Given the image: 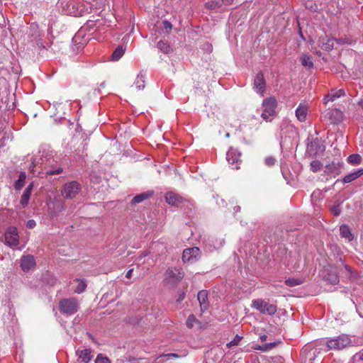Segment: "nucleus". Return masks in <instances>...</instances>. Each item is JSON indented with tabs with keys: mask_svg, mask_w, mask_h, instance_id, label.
<instances>
[{
	"mask_svg": "<svg viewBox=\"0 0 363 363\" xmlns=\"http://www.w3.org/2000/svg\"><path fill=\"white\" fill-rule=\"evenodd\" d=\"M206 6L211 9H216L221 6V4L217 1H211L206 3Z\"/></svg>",
	"mask_w": 363,
	"mask_h": 363,
	"instance_id": "obj_36",
	"label": "nucleus"
},
{
	"mask_svg": "<svg viewBox=\"0 0 363 363\" xmlns=\"http://www.w3.org/2000/svg\"><path fill=\"white\" fill-rule=\"evenodd\" d=\"M285 283L289 286H295L300 285L302 282L301 280L297 279H289L285 281Z\"/></svg>",
	"mask_w": 363,
	"mask_h": 363,
	"instance_id": "obj_34",
	"label": "nucleus"
},
{
	"mask_svg": "<svg viewBox=\"0 0 363 363\" xmlns=\"http://www.w3.org/2000/svg\"><path fill=\"white\" fill-rule=\"evenodd\" d=\"M91 352V350L90 349L83 350L80 352L79 358L82 359V362L84 363H88L92 357Z\"/></svg>",
	"mask_w": 363,
	"mask_h": 363,
	"instance_id": "obj_24",
	"label": "nucleus"
},
{
	"mask_svg": "<svg viewBox=\"0 0 363 363\" xmlns=\"http://www.w3.org/2000/svg\"><path fill=\"white\" fill-rule=\"evenodd\" d=\"M197 298L200 304L201 311L202 312L208 308L209 303L208 301V291L206 290H201L197 295Z\"/></svg>",
	"mask_w": 363,
	"mask_h": 363,
	"instance_id": "obj_15",
	"label": "nucleus"
},
{
	"mask_svg": "<svg viewBox=\"0 0 363 363\" xmlns=\"http://www.w3.org/2000/svg\"><path fill=\"white\" fill-rule=\"evenodd\" d=\"M152 195V191H147L138 194L133 198V199L130 201V204L132 206H135V204L141 203L142 201L150 198Z\"/></svg>",
	"mask_w": 363,
	"mask_h": 363,
	"instance_id": "obj_17",
	"label": "nucleus"
},
{
	"mask_svg": "<svg viewBox=\"0 0 363 363\" xmlns=\"http://www.w3.org/2000/svg\"><path fill=\"white\" fill-rule=\"evenodd\" d=\"M164 357H167L168 358H178L179 357V355L177 353H168V354H164Z\"/></svg>",
	"mask_w": 363,
	"mask_h": 363,
	"instance_id": "obj_44",
	"label": "nucleus"
},
{
	"mask_svg": "<svg viewBox=\"0 0 363 363\" xmlns=\"http://www.w3.org/2000/svg\"><path fill=\"white\" fill-rule=\"evenodd\" d=\"M60 311L66 315H72L78 311V303L75 298H63L59 303Z\"/></svg>",
	"mask_w": 363,
	"mask_h": 363,
	"instance_id": "obj_3",
	"label": "nucleus"
},
{
	"mask_svg": "<svg viewBox=\"0 0 363 363\" xmlns=\"http://www.w3.org/2000/svg\"><path fill=\"white\" fill-rule=\"evenodd\" d=\"M200 258V249L196 247L186 248L182 253V261L184 263L193 264Z\"/></svg>",
	"mask_w": 363,
	"mask_h": 363,
	"instance_id": "obj_9",
	"label": "nucleus"
},
{
	"mask_svg": "<svg viewBox=\"0 0 363 363\" xmlns=\"http://www.w3.org/2000/svg\"><path fill=\"white\" fill-rule=\"evenodd\" d=\"M266 82L262 72L257 74L254 79V86L258 93L262 94L265 90Z\"/></svg>",
	"mask_w": 363,
	"mask_h": 363,
	"instance_id": "obj_13",
	"label": "nucleus"
},
{
	"mask_svg": "<svg viewBox=\"0 0 363 363\" xmlns=\"http://www.w3.org/2000/svg\"><path fill=\"white\" fill-rule=\"evenodd\" d=\"M33 189V183L31 182L27 187L26 189H25L26 191L31 193L32 190Z\"/></svg>",
	"mask_w": 363,
	"mask_h": 363,
	"instance_id": "obj_45",
	"label": "nucleus"
},
{
	"mask_svg": "<svg viewBox=\"0 0 363 363\" xmlns=\"http://www.w3.org/2000/svg\"><path fill=\"white\" fill-rule=\"evenodd\" d=\"M35 264V258L33 255H28L23 256L21 262V267L24 272H28L32 269Z\"/></svg>",
	"mask_w": 363,
	"mask_h": 363,
	"instance_id": "obj_14",
	"label": "nucleus"
},
{
	"mask_svg": "<svg viewBox=\"0 0 363 363\" xmlns=\"http://www.w3.org/2000/svg\"><path fill=\"white\" fill-rule=\"evenodd\" d=\"M345 269L348 271V272H351L352 271V269L350 266L348 265H345Z\"/></svg>",
	"mask_w": 363,
	"mask_h": 363,
	"instance_id": "obj_49",
	"label": "nucleus"
},
{
	"mask_svg": "<svg viewBox=\"0 0 363 363\" xmlns=\"http://www.w3.org/2000/svg\"><path fill=\"white\" fill-rule=\"evenodd\" d=\"M277 106V101L274 97L265 99L262 102L263 112L261 115L262 118L265 121H268L270 117L274 116Z\"/></svg>",
	"mask_w": 363,
	"mask_h": 363,
	"instance_id": "obj_4",
	"label": "nucleus"
},
{
	"mask_svg": "<svg viewBox=\"0 0 363 363\" xmlns=\"http://www.w3.org/2000/svg\"><path fill=\"white\" fill-rule=\"evenodd\" d=\"M252 306L264 315L267 314L269 315H273L277 311V307L276 305L269 304L268 302L262 299L254 300L252 301Z\"/></svg>",
	"mask_w": 363,
	"mask_h": 363,
	"instance_id": "obj_5",
	"label": "nucleus"
},
{
	"mask_svg": "<svg viewBox=\"0 0 363 363\" xmlns=\"http://www.w3.org/2000/svg\"><path fill=\"white\" fill-rule=\"evenodd\" d=\"M322 276L325 281L333 285L337 284L340 281L338 272L336 268L332 266L325 269Z\"/></svg>",
	"mask_w": 363,
	"mask_h": 363,
	"instance_id": "obj_10",
	"label": "nucleus"
},
{
	"mask_svg": "<svg viewBox=\"0 0 363 363\" xmlns=\"http://www.w3.org/2000/svg\"><path fill=\"white\" fill-rule=\"evenodd\" d=\"M331 212L335 216H337L340 213V209L338 206H334L331 208Z\"/></svg>",
	"mask_w": 363,
	"mask_h": 363,
	"instance_id": "obj_41",
	"label": "nucleus"
},
{
	"mask_svg": "<svg viewBox=\"0 0 363 363\" xmlns=\"http://www.w3.org/2000/svg\"><path fill=\"white\" fill-rule=\"evenodd\" d=\"M163 24V28L165 30L167 33H169V30L172 29V24L170 22L164 21L162 22Z\"/></svg>",
	"mask_w": 363,
	"mask_h": 363,
	"instance_id": "obj_40",
	"label": "nucleus"
},
{
	"mask_svg": "<svg viewBox=\"0 0 363 363\" xmlns=\"http://www.w3.org/2000/svg\"><path fill=\"white\" fill-rule=\"evenodd\" d=\"M179 296L176 300L177 303H180L185 298L186 295V290L185 289H181L179 290Z\"/></svg>",
	"mask_w": 363,
	"mask_h": 363,
	"instance_id": "obj_38",
	"label": "nucleus"
},
{
	"mask_svg": "<svg viewBox=\"0 0 363 363\" xmlns=\"http://www.w3.org/2000/svg\"><path fill=\"white\" fill-rule=\"evenodd\" d=\"M362 174H363V169H360L354 172H352L351 174L346 175L343 179V182L344 183L351 182L354 181V179H357L358 177H359Z\"/></svg>",
	"mask_w": 363,
	"mask_h": 363,
	"instance_id": "obj_20",
	"label": "nucleus"
},
{
	"mask_svg": "<svg viewBox=\"0 0 363 363\" xmlns=\"http://www.w3.org/2000/svg\"><path fill=\"white\" fill-rule=\"evenodd\" d=\"M157 47L164 53H169L171 50L169 44L164 40H160L157 44Z\"/></svg>",
	"mask_w": 363,
	"mask_h": 363,
	"instance_id": "obj_27",
	"label": "nucleus"
},
{
	"mask_svg": "<svg viewBox=\"0 0 363 363\" xmlns=\"http://www.w3.org/2000/svg\"><path fill=\"white\" fill-rule=\"evenodd\" d=\"M340 233L342 238L347 239L349 241H351L354 239V235L351 233L350 227L346 224H342L340 227Z\"/></svg>",
	"mask_w": 363,
	"mask_h": 363,
	"instance_id": "obj_18",
	"label": "nucleus"
},
{
	"mask_svg": "<svg viewBox=\"0 0 363 363\" xmlns=\"http://www.w3.org/2000/svg\"><path fill=\"white\" fill-rule=\"evenodd\" d=\"M276 345H277L276 342H270V343L264 344L262 345H256L254 347V349L266 352V351H269V350H272Z\"/></svg>",
	"mask_w": 363,
	"mask_h": 363,
	"instance_id": "obj_28",
	"label": "nucleus"
},
{
	"mask_svg": "<svg viewBox=\"0 0 363 363\" xmlns=\"http://www.w3.org/2000/svg\"><path fill=\"white\" fill-rule=\"evenodd\" d=\"M359 359L363 360V352L359 354Z\"/></svg>",
	"mask_w": 363,
	"mask_h": 363,
	"instance_id": "obj_51",
	"label": "nucleus"
},
{
	"mask_svg": "<svg viewBox=\"0 0 363 363\" xmlns=\"http://www.w3.org/2000/svg\"><path fill=\"white\" fill-rule=\"evenodd\" d=\"M35 225H36V223H35V221L34 220H29L27 222L26 226L28 228H33L35 226Z\"/></svg>",
	"mask_w": 363,
	"mask_h": 363,
	"instance_id": "obj_43",
	"label": "nucleus"
},
{
	"mask_svg": "<svg viewBox=\"0 0 363 363\" xmlns=\"http://www.w3.org/2000/svg\"><path fill=\"white\" fill-rule=\"evenodd\" d=\"M335 43L340 44L342 43V40L336 38L328 39L326 42L323 43L322 48L325 50H330L334 48Z\"/></svg>",
	"mask_w": 363,
	"mask_h": 363,
	"instance_id": "obj_21",
	"label": "nucleus"
},
{
	"mask_svg": "<svg viewBox=\"0 0 363 363\" xmlns=\"http://www.w3.org/2000/svg\"><path fill=\"white\" fill-rule=\"evenodd\" d=\"M308 114V106L305 104H300L296 110V116L301 122H303L306 119Z\"/></svg>",
	"mask_w": 363,
	"mask_h": 363,
	"instance_id": "obj_16",
	"label": "nucleus"
},
{
	"mask_svg": "<svg viewBox=\"0 0 363 363\" xmlns=\"http://www.w3.org/2000/svg\"><path fill=\"white\" fill-rule=\"evenodd\" d=\"M135 88L138 90H140L145 88V79L144 76L141 73L138 74L135 81L134 82Z\"/></svg>",
	"mask_w": 363,
	"mask_h": 363,
	"instance_id": "obj_26",
	"label": "nucleus"
},
{
	"mask_svg": "<svg viewBox=\"0 0 363 363\" xmlns=\"http://www.w3.org/2000/svg\"><path fill=\"white\" fill-rule=\"evenodd\" d=\"M240 206H235V210L236 211H240Z\"/></svg>",
	"mask_w": 363,
	"mask_h": 363,
	"instance_id": "obj_52",
	"label": "nucleus"
},
{
	"mask_svg": "<svg viewBox=\"0 0 363 363\" xmlns=\"http://www.w3.org/2000/svg\"><path fill=\"white\" fill-rule=\"evenodd\" d=\"M124 49L123 48V46H118L116 48V49L114 50V52H113L112 54V60H119L122 56L124 54Z\"/></svg>",
	"mask_w": 363,
	"mask_h": 363,
	"instance_id": "obj_29",
	"label": "nucleus"
},
{
	"mask_svg": "<svg viewBox=\"0 0 363 363\" xmlns=\"http://www.w3.org/2000/svg\"><path fill=\"white\" fill-rule=\"evenodd\" d=\"M26 179V173L24 172H21L19 174L18 179L14 184V188L16 190H20L24 186Z\"/></svg>",
	"mask_w": 363,
	"mask_h": 363,
	"instance_id": "obj_22",
	"label": "nucleus"
},
{
	"mask_svg": "<svg viewBox=\"0 0 363 363\" xmlns=\"http://www.w3.org/2000/svg\"><path fill=\"white\" fill-rule=\"evenodd\" d=\"M5 243L10 247H16L19 243V236L16 227L10 226L4 234Z\"/></svg>",
	"mask_w": 363,
	"mask_h": 363,
	"instance_id": "obj_8",
	"label": "nucleus"
},
{
	"mask_svg": "<svg viewBox=\"0 0 363 363\" xmlns=\"http://www.w3.org/2000/svg\"><path fill=\"white\" fill-rule=\"evenodd\" d=\"M322 164L320 161L314 160L311 163V169L313 172H316L320 170Z\"/></svg>",
	"mask_w": 363,
	"mask_h": 363,
	"instance_id": "obj_33",
	"label": "nucleus"
},
{
	"mask_svg": "<svg viewBox=\"0 0 363 363\" xmlns=\"http://www.w3.org/2000/svg\"><path fill=\"white\" fill-rule=\"evenodd\" d=\"M345 95V91L343 89H339L331 95V101H333L336 98H339Z\"/></svg>",
	"mask_w": 363,
	"mask_h": 363,
	"instance_id": "obj_39",
	"label": "nucleus"
},
{
	"mask_svg": "<svg viewBox=\"0 0 363 363\" xmlns=\"http://www.w3.org/2000/svg\"><path fill=\"white\" fill-rule=\"evenodd\" d=\"M164 199L168 204L174 207L189 208L192 206L190 201L172 191L167 192L165 194Z\"/></svg>",
	"mask_w": 363,
	"mask_h": 363,
	"instance_id": "obj_2",
	"label": "nucleus"
},
{
	"mask_svg": "<svg viewBox=\"0 0 363 363\" xmlns=\"http://www.w3.org/2000/svg\"><path fill=\"white\" fill-rule=\"evenodd\" d=\"M184 276L182 269L169 268L164 274V284L169 288L174 289L184 278Z\"/></svg>",
	"mask_w": 363,
	"mask_h": 363,
	"instance_id": "obj_1",
	"label": "nucleus"
},
{
	"mask_svg": "<svg viewBox=\"0 0 363 363\" xmlns=\"http://www.w3.org/2000/svg\"><path fill=\"white\" fill-rule=\"evenodd\" d=\"M95 363H111V361L108 357L99 354L95 360Z\"/></svg>",
	"mask_w": 363,
	"mask_h": 363,
	"instance_id": "obj_37",
	"label": "nucleus"
},
{
	"mask_svg": "<svg viewBox=\"0 0 363 363\" xmlns=\"http://www.w3.org/2000/svg\"><path fill=\"white\" fill-rule=\"evenodd\" d=\"M31 193L24 190L23 195L21 196L20 203L23 208H25L29 201Z\"/></svg>",
	"mask_w": 363,
	"mask_h": 363,
	"instance_id": "obj_30",
	"label": "nucleus"
},
{
	"mask_svg": "<svg viewBox=\"0 0 363 363\" xmlns=\"http://www.w3.org/2000/svg\"><path fill=\"white\" fill-rule=\"evenodd\" d=\"M233 0H222L223 4L225 5H230L232 4Z\"/></svg>",
	"mask_w": 363,
	"mask_h": 363,
	"instance_id": "obj_47",
	"label": "nucleus"
},
{
	"mask_svg": "<svg viewBox=\"0 0 363 363\" xmlns=\"http://www.w3.org/2000/svg\"><path fill=\"white\" fill-rule=\"evenodd\" d=\"M325 100H328V101L331 100V96L328 95V96H325Z\"/></svg>",
	"mask_w": 363,
	"mask_h": 363,
	"instance_id": "obj_50",
	"label": "nucleus"
},
{
	"mask_svg": "<svg viewBox=\"0 0 363 363\" xmlns=\"http://www.w3.org/2000/svg\"><path fill=\"white\" fill-rule=\"evenodd\" d=\"M62 168L61 167H51L46 170V174L48 175H55V174H60L62 172Z\"/></svg>",
	"mask_w": 363,
	"mask_h": 363,
	"instance_id": "obj_32",
	"label": "nucleus"
},
{
	"mask_svg": "<svg viewBox=\"0 0 363 363\" xmlns=\"http://www.w3.org/2000/svg\"><path fill=\"white\" fill-rule=\"evenodd\" d=\"M267 338V336L266 335H263L260 336V340H262V342L266 341Z\"/></svg>",
	"mask_w": 363,
	"mask_h": 363,
	"instance_id": "obj_48",
	"label": "nucleus"
},
{
	"mask_svg": "<svg viewBox=\"0 0 363 363\" xmlns=\"http://www.w3.org/2000/svg\"><path fill=\"white\" fill-rule=\"evenodd\" d=\"M225 136H226L227 138H229V137H230V133H226Z\"/></svg>",
	"mask_w": 363,
	"mask_h": 363,
	"instance_id": "obj_53",
	"label": "nucleus"
},
{
	"mask_svg": "<svg viewBox=\"0 0 363 363\" xmlns=\"http://www.w3.org/2000/svg\"><path fill=\"white\" fill-rule=\"evenodd\" d=\"M324 150V146L322 145L321 140L315 138L311 143L307 145V151L311 155H316L318 152Z\"/></svg>",
	"mask_w": 363,
	"mask_h": 363,
	"instance_id": "obj_12",
	"label": "nucleus"
},
{
	"mask_svg": "<svg viewBox=\"0 0 363 363\" xmlns=\"http://www.w3.org/2000/svg\"><path fill=\"white\" fill-rule=\"evenodd\" d=\"M81 190L80 184L77 182H71L65 184L61 191L62 196L65 199H73L79 194Z\"/></svg>",
	"mask_w": 363,
	"mask_h": 363,
	"instance_id": "obj_6",
	"label": "nucleus"
},
{
	"mask_svg": "<svg viewBox=\"0 0 363 363\" xmlns=\"http://www.w3.org/2000/svg\"><path fill=\"white\" fill-rule=\"evenodd\" d=\"M350 338L347 335H342L336 339L328 340L327 346L330 350H341L350 345Z\"/></svg>",
	"mask_w": 363,
	"mask_h": 363,
	"instance_id": "obj_7",
	"label": "nucleus"
},
{
	"mask_svg": "<svg viewBox=\"0 0 363 363\" xmlns=\"http://www.w3.org/2000/svg\"><path fill=\"white\" fill-rule=\"evenodd\" d=\"M347 161L352 164H359L362 161V157L359 154H352L348 157Z\"/></svg>",
	"mask_w": 363,
	"mask_h": 363,
	"instance_id": "obj_31",
	"label": "nucleus"
},
{
	"mask_svg": "<svg viewBox=\"0 0 363 363\" xmlns=\"http://www.w3.org/2000/svg\"><path fill=\"white\" fill-rule=\"evenodd\" d=\"M301 62L303 67H307L308 69L313 67V62L312 61V57L311 55H302L301 57Z\"/></svg>",
	"mask_w": 363,
	"mask_h": 363,
	"instance_id": "obj_23",
	"label": "nucleus"
},
{
	"mask_svg": "<svg viewBox=\"0 0 363 363\" xmlns=\"http://www.w3.org/2000/svg\"><path fill=\"white\" fill-rule=\"evenodd\" d=\"M133 269H129V270L127 272V273H126L125 277H126V278H128V279L130 278V277H131V275H132V273H133Z\"/></svg>",
	"mask_w": 363,
	"mask_h": 363,
	"instance_id": "obj_46",
	"label": "nucleus"
},
{
	"mask_svg": "<svg viewBox=\"0 0 363 363\" xmlns=\"http://www.w3.org/2000/svg\"><path fill=\"white\" fill-rule=\"evenodd\" d=\"M75 281H78L79 284L76 289H74V293L81 294L84 292L87 286L86 282L84 279H74Z\"/></svg>",
	"mask_w": 363,
	"mask_h": 363,
	"instance_id": "obj_25",
	"label": "nucleus"
},
{
	"mask_svg": "<svg viewBox=\"0 0 363 363\" xmlns=\"http://www.w3.org/2000/svg\"><path fill=\"white\" fill-rule=\"evenodd\" d=\"M240 157V152L231 147L227 152L226 159L229 164L235 165L234 169H238L242 162Z\"/></svg>",
	"mask_w": 363,
	"mask_h": 363,
	"instance_id": "obj_11",
	"label": "nucleus"
},
{
	"mask_svg": "<svg viewBox=\"0 0 363 363\" xmlns=\"http://www.w3.org/2000/svg\"><path fill=\"white\" fill-rule=\"evenodd\" d=\"M85 3L89 5L90 12L100 10L104 6L103 0H86Z\"/></svg>",
	"mask_w": 363,
	"mask_h": 363,
	"instance_id": "obj_19",
	"label": "nucleus"
},
{
	"mask_svg": "<svg viewBox=\"0 0 363 363\" xmlns=\"http://www.w3.org/2000/svg\"><path fill=\"white\" fill-rule=\"evenodd\" d=\"M265 163L268 166H272V165L274 164L275 159L274 157H269L266 158Z\"/></svg>",
	"mask_w": 363,
	"mask_h": 363,
	"instance_id": "obj_42",
	"label": "nucleus"
},
{
	"mask_svg": "<svg viewBox=\"0 0 363 363\" xmlns=\"http://www.w3.org/2000/svg\"><path fill=\"white\" fill-rule=\"evenodd\" d=\"M196 321V318L195 315L191 314V315H189V317L186 320V325L189 328H193L194 323Z\"/></svg>",
	"mask_w": 363,
	"mask_h": 363,
	"instance_id": "obj_35",
	"label": "nucleus"
}]
</instances>
